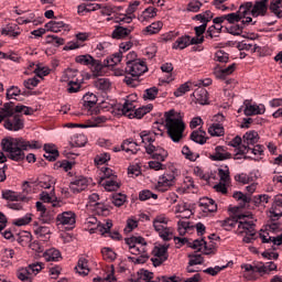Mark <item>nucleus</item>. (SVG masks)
<instances>
[{
  "instance_id": "obj_1",
  "label": "nucleus",
  "mask_w": 282,
  "mask_h": 282,
  "mask_svg": "<svg viewBox=\"0 0 282 282\" xmlns=\"http://www.w3.org/2000/svg\"><path fill=\"white\" fill-rule=\"evenodd\" d=\"M43 144L36 140H26L24 138H4L1 141L2 151L8 154L9 160L13 162H23L25 160V152L33 151V149H41Z\"/></svg>"
},
{
  "instance_id": "obj_2",
  "label": "nucleus",
  "mask_w": 282,
  "mask_h": 282,
  "mask_svg": "<svg viewBox=\"0 0 282 282\" xmlns=\"http://www.w3.org/2000/svg\"><path fill=\"white\" fill-rule=\"evenodd\" d=\"M265 12H268V0L256 2H246L241 4L238 12L225 14L226 21L228 23H239L241 19H248V14L253 17H265Z\"/></svg>"
},
{
  "instance_id": "obj_3",
  "label": "nucleus",
  "mask_w": 282,
  "mask_h": 282,
  "mask_svg": "<svg viewBox=\"0 0 282 282\" xmlns=\"http://www.w3.org/2000/svg\"><path fill=\"white\" fill-rule=\"evenodd\" d=\"M165 127L169 138L172 142L180 143L184 140V131L186 124L182 119L175 117V110H170L165 112Z\"/></svg>"
},
{
  "instance_id": "obj_4",
  "label": "nucleus",
  "mask_w": 282,
  "mask_h": 282,
  "mask_svg": "<svg viewBox=\"0 0 282 282\" xmlns=\"http://www.w3.org/2000/svg\"><path fill=\"white\" fill-rule=\"evenodd\" d=\"M149 72V67L147 66V62L139 59L138 62L128 63L126 66V74H129V76H126L123 79V83L128 85V87H138L140 85V76L142 74H147Z\"/></svg>"
},
{
  "instance_id": "obj_5",
  "label": "nucleus",
  "mask_w": 282,
  "mask_h": 282,
  "mask_svg": "<svg viewBox=\"0 0 282 282\" xmlns=\"http://www.w3.org/2000/svg\"><path fill=\"white\" fill-rule=\"evenodd\" d=\"M257 142H259V133L254 130H250L243 134L242 139L239 135H236L228 142V147H240L241 153H250V147H254Z\"/></svg>"
},
{
  "instance_id": "obj_6",
  "label": "nucleus",
  "mask_w": 282,
  "mask_h": 282,
  "mask_svg": "<svg viewBox=\"0 0 282 282\" xmlns=\"http://www.w3.org/2000/svg\"><path fill=\"white\" fill-rule=\"evenodd\" d=\"M133 17L131 15H121L119 17L117 25H115V30L111 33L112 39L121 40V39H132L131 32L135 30V26L129 24L132 23Z\"/></svg>"
},
{
  "instance_id": "obj_7",
  "label": "nucleus",
  "mask_w": 282,
  "mask_h": 282,
  "mask_svg": "<svg viewBox=\"0 0 282 282\" xmlns=\"http://www.w3.org/2000/svg\"><path fill=\"white\" fill-rule=\"evenodd\" d=\"M152 110H153L152 105L143 106L135 109V105H133V101H129V100H126L120 108L122 116H126L130 120H133V118H137L138 120H140L144 118L147 113H150Z\"/></svg>"
},
{
  "instance_id": "obj_8",
  "label": "nucleus",
  "mask_w": 282,
  "mask_h": 282,
  "mask_svg": "<svg viewBox=\"0 0 282 282\" xmlns=\"http://www.w3.org/2000/svg\"><path fill=\"white\" fill-rule=\"evenodd\" d=\"M153 279V272H150L149 270L141 269L138 272V278L134 280V282H180L182 279L177 275L166 276V275H160L156 276L154 281Z\"/></svg>"
},
{
  "instance_id": "obj_9",
  "label": "nucleus",
  "mask_w": 282,
  "mask_h": 282,
  "mask_svg": "<svg viewBox=\"0 0 282 282\" xmlns=\"http://www.w3.org/2000/svg\"><path fill=\"white\" fill-rule=\"evenodd\" d=\"M256 228L257 225L252 220L241 221L236 230V235H246L242 241L245 243H252V239L257 236Z\"/></svg>"
},
{
  "instance_id": "obj_10",
  "label": "nucleus",
  "mask_w": 282,
  "mask_h": 282,
  "mask_svg": "<svg viewBox=\"0 0 282 282\" xmlns=\"http://www.w3.org/2000/svg\"><path fill=\"white\" fill-rule=\"evenodd\" d=\"M104 177L101 178V186L108 192L118 191L120 183H118V176L113 174V170L109 167L101 169Z\"/></svg>"
},
{
  "instance_id": "obj_11",
  "label": "nucleus",
  "mask_w": 282,
  "mask_h": 282,
  "mask_svg": "<svg viewBox=\"0 0 282 282\" xmlns=\"http://www.w3.org/2000/svg\"><path fill=\"white\" fill-rule=\"evenodd\" d=\"M43 270V264L41 263H33L26 268L19 269L17 271V276L22 282H32L34 281V276Z\"/></svg>"
},
{
  "instance_id": "obj_12",
  "label": "nucleus",
  "mask_w": 282,
  "mask_h": 282,
  "mask_svg": "<svg viewBox=\"0 0 282 282\" xmlns=\"http://www.w3.org/2000/svg\"><path fill=\"white\" fill-rule=\"evenodd\" d=\"M4 129H8V131H21L24 124L23 116L20 113H13L11 116L4 117Z\"/></svg>"
},
{
  "instance_id": "obj_13",
  "label": "nucleus",
  "mask_w": 282,
  "mask_h": 282,
  "mask_svg": "<svg viewBox=\"0 0 282 282\" xmlns=\"http://www.w3.org/2000/svg\"><path fill=\"white\" fill-rule=\"evenodd\" d=\"M174 185H175V172H167L159 177L155 188L160 193H166V191H169V188Z\"/></svg>"
},
{
  "instance_id": "obj_14",
  "label": "nucleus",
  "mask_w": 282,
  "mask_h": 282,
  "mask_svg": "<svg viewBox=\"0 0 282 282\" xmlns=\"http://www.w3.org/2000/svg\"><path fill=\"white\" fill-rule=\"evenodd\" d=\"M174 185H175V172H167L159 177L155 188L160 193H166V191H169V188Z\"/></svg>"
},
{
  "instance_id": "obj_15",
  "label": "nucleus",
  "mask_w": 282,
  "mask_h": 282,
  "mask_svg": "<svg viewBox=\"0 0 282 282\" xmlns=\"http://www.w3.org/2000/svg\"><path fill=\"white\" fill-rule=\"evenodd\" d=\"M88 186H89V178L83 175H79V176L73 177V180L70 181L69 191L75 195H78V193H83V191H86Z\"/></svg>"
},
{
  "instance_id": "obj_16",
  "label": "nucleus",
  "mask_w": 282,
  "mask_h": 282,
  "mask_svg": "<svg viewBox=\"0 0 282 282\" xmlns=\"http://www.w3.org/2000/svg\"><path fill=\"white\" fill-rule=\"evenodd\" d=\"M188 243L189 248H193V250H197L198 252H203V254H215V245H208L204 239H196Z\"/></svg>"
},
{
  "instance_id": "obj_17",
  "label": "nucleus",
  "mask_w": 282,
  "mask_h": 282,
  "mask_svg": "<svg viewBox=\"0 0 282 282\" xmlns=\"http://www.w3.org/2000/svg\"><path fill=\"white\" fill-rule=\"evenodd\" d=\"M88 200L90 206H95V210L97 214L102 217H107L109 215V205H105L104 203H98L100 200V196L96 193H93L88 196Z\"/></svg>"
},
{
  "instance_id": "obj_18",
  "label": "nucleus",
  "mask_w": 282,
  "mask_h": 282,
  "mask_svg": "<svg viewBox=\"0 0 282 282\" xmlns=\"http://www.w3.org/2000/svg\"><path fill=\"white\" fill-rule=\"evenodd\" d=\"M232 154L228 152V148L224 145H217L214 150V153L209 154V160L212 162H224L226 160H230Z\"/></svg>"
},
{
  "instance_id": "obj_19",
  "label": "nucleus",
  "mask_w": 282,
  "mask_h": 282,
  "mask_svg": "<svg viewBox=\"0 0 282 282\" xmlns=\"http://www.w3.org/2000/svg\"><path fill=\"white\" fill-rule=\"evenodd\" d=\"M145 151L148 155H152V159L158 160L159 162H164L166 158H169V152H166L162 147L149 144L145 147Z\"/></svg>"
},
{
  "instance_id": "obj_20",
  "label": "nucleus",
  "mask_w": 282,
  "mask_h": 282,
  "mask_svg": "<svg viewBox=\"0 0 282 282\" xmlns=\"http://www.w3.org/2000/svg\"><path fill=\"white\" fill-rule=\"evenodd\" d=\"M76 63H79V65H90L97 74L102 69V64L100 61L94 58V56L86 54V55H79L75 58Z\"/></svg>"
},
{
  "instance_id": "obj_21",
  "label": "nucleus",
  "mask_w": 282,
  "mask_h": 282,
  "mask_svg": "<svg viewBox=\"0 0 282 282\" xmlns=\"http://www.w3.org/2000/svg\"><path fill=\"white\" fill-rule=\"evenodd\" d=\"M57 225L67 226L66 228H74L76 225V214L73 212H64L56 217Z\"/></svg>"
},
{
  "instance_id": "obj_22",
  "label": "nucleus",
  "mask_w": 282,
  "mask_h": 282,
  "mask_svg": "<svg viewBox=\"0 0 282 282\" xmlns=\"http://www.w3.org/2000/svg\"><path fill=\"white\" fill-rule=\"evenodd\" d=\"M270 217L273 221L282 217V194L274 196L272 206L269 210Z\"/></svg>"
},
{
  "instance_id": "obj_23",
  "label": "nucleus",
  "mask_w": 282,
  "mask_h": 282,
  "mask_svg": "<svg viewBox=\"0 0 282 282\" xmlns=\"http://www.w3.org/2000/svg\"><path fill=\"white\" fill-rule=\"evenodd\" d=\"M256 25L257 21H252V18H246V20H241L240 24H232L230 28H228V33L232 34L234 36H241L243 33V28L248 25Z\"/></svg>"
},
{
  "instance_id": "obj_24",
  "label": "nucleus",
  "mask_w": 282,
  "mask_h": 282,
  "mask_svg": "<svg viewBox=\"0 0 282 282\" xmlns=\"http://www.w3.org/2000/svg\"><path fill=\"white\" fill-rule=\"evenodd\" d=\"M241 221H248V220H246V215H236L231 218H227L225 220H221L220 226L225 230H232V228H236V226L239 227V224H241Z\"/></svg>"
},
{
  "instance_id": "obj_25",
  "label": "nucleus",
  "mask_w": 282,
  "mask_h": 282,
  "mask_svg": "<svg viewBox=\"0 0 282 282\" xmlns=\"http://www.w3.org/2000/svg\"><path fill=\"white\" fill-rule=\"evenodd\" d=\"M4 105H9V109L11 113L9 116H14V113H24V116H33L34 115V109L32 107L23 106V105H18L15 106L14 102H6Z\"/></svg>"
},
{
  "instance_id": "obj_26",
  "label": "nucleus",
  "mask_w": 282,
  "mask_h": 282,
  "mask_svg": "<svg viewBox=\"0 0 282 282\" xmlns=\"http://www.w3.org/2000/svg\"><path fill=\"white\" fill-rule=\"evenodd\" d=\"M235 69H237V64H231L226 68L216 67L214 69V74L216 78H219L220 80H226V77L230 76V74H232Z\"/></svg>"
},
{
  "instance_id": "obj_27",
  "label": "nucleus",
  "mask_w": 282,
  "mask_h": 282,
  "mask_svg": "<svg viewBox=\"0 0 282 282\" xmlns=\"http://www.w3.org/2000/svg\"><path fill=\"white\" fill-rule=\"evenodd\" d=\"M159 131L160 132H151V131L143 130L139 134V138L143 144H147V142H149V144H153V142H155L156 135H164V132H162V130H159Z\"/></svg>"
},
{
  "instance_id": "obj_28",
  "label": "nucleus",
  "mask_w": 282,
  "mask_h": 282,
  "mask_svg": "<svg viewBox=\"0 0 282 282\" xmlns=\"http://www.w3.org/2000/svg\"><path fill=\"white\" fill-rule=\"evenodd\" d=\"M257 270L259 274L263 276V274H270V272H274L276 270V264L272 261L270 262H257Z\"/></svg>"
},
{
  "instance_id": "obj_29",
  "label": "nucleus",
  "mask_w": 282,
  "mask_h": 282,
  "mask_svg": "<svg viewBox=\"0 0 282 282\" xmlns=\"http://www.w3.org/2000/svg\"><path fill=\"white\" fill-rule=\"evenodd\" d=\"M232 197L238 202L239 208H246V206L252 202L250 195L243 194L242 192H235Z\"/></svg>"
},
{
  "instance_id": "obj_30",
  "label": "nucleus",
  "mask_w": 282,
  "mask_h": 282,
  "mask_svg": "<svg viewBox=\"0 0 282 282\" xmlns=\"http://www.w3.org/2000/svg\"><path fill=\"white\" fill-rule=\"evenodd\" d=\"M34 234L37 235L42 239H50V236L52 235V231L50 230V227L47 226H41L39 223H35L33 225Z\"/></svg>"
},
{
  "instance_id": "obj_31",
  "label": "nucleus",
  "mask_w": 282,
  "mask_h": 282,
  "mask_svg": "<svg viewBox=\"0 0 282 282\" xmlns=\"http://www.w3.org/2000/svg\"><path fill=\"white\" fill-rule=\"evenodd\" d=\"M193 96L198 105H208V90L198 88L193 93Z\"/></svg>"
},
{
  "instance_id": "obj_32",
  "label": "nucleus",
  "mask_w": 282,
  "mask_h": 282,
  "mask_svg": "<svg viewBox=\"0 0 282 282\" xmlns=\"http://www.w3.org/2000/svg\"><path fill=\"white\" fill-rule=\"evenodd\" d=\"M97 102H98V97L93 93H86L83 96V106L86 109H94Z\"/></svg>"
},
{
  "instance_id": "obj_33",
  "label": "nucleus",
  "mask_w": 282,
  "mask_h": 282,
  "mask_svg": "<svg viewBox=\"0 0 282 282\" xmlns=\"http://www.w3.org/2000/svg\"><path fill=\"white\" fill-rule=\"evenodd\" d=\"M189 139L196 144H206V131L199 129L191 133Z\"/></svg>"
},
{
  "instance_id": "obj_34",
  "label": "nucleus",
  "mask_w": 282,
  "mask_h": 282,
  "mask_svg": "<svg viewBox=\"0 0 282 282\" xmlns=\"http://www.w3.org/2000/svg\"><path fill=\"white\" fill-rule=\"evenodd\" d=\"M262 243H272L271 248L276 250V246H282V234L276 237L261 236Z\"/></svg>"
},
{
  "instance_id": "obj_35",
  "label": "nucleus",
  "mask_w": 282,
  "mask_h": 282,
  "mask_svg": "<svg viewBox=\"0 0 282 282\" xmlns=\"http://www.w3.org/2000/svg\"><path fill=\"white\" fill-rule=\"evenodd\" d=\"M94 85L96 89L104 91L105 94L111 89V82L107 78H98L95 80Z\"/></svg>"
},
{
  "instance_id": "obj_36",
  "label": "nucleus",
  "mask_w": 282,
  "mask_h": 282,
  "mask_svg": "<svg viewBox=\"0 0 282 282\" xmlns=\"http://www.w3.org/2000/svg\"><path fill=\"white\" fill-rule=\"evenodd\" d=\"M188 45H191V35H183L175 41L173 50H186Z\"/></svg>"
},
{
  "instance_id": "obj_37",
  "label": "nucleus",
  "mask_w": 282,
  "mask_h": 282,
  "mask_svg": "<svg viewBox=\"0 0 282 282\" xmlns=\"http://www.w3.org/2000/svg\"><path fill=\"white\" fill-rule=\"evenodd\" d=\"M75 270L76 272H78V274L87 276V274H89V264L87 262V259L80 258L77 262V265L75 267Z\"/></svg>"
},
{
  "instance_id": "obj_38",
  "label": "nucleus",
  "mask_w": 282,
  "mask_h": 282,
  "mask_svg": "<svg viewBox=\"0 0 282 282\" xmlns=\"http://www.w3.org/2000/svg\"><path fill=\"white\" fill-rule=\"evenodd\" d=\"M17 96H28V91H21V88L18 86H11L10 88L7 89V99L8 100H17Z\"/></svg>"
},
{
  "instance_id": "obj_39",
  "label": "nucleus",
  "mask_w": 282,
  "mask_h": 282,
  "mask_svg": "<svg viewBox=\"0 0 282 282\" xmlns=\"http://www.w3.org/2000/svg\"><path fill=\"white\" fill-rule=\"evenodd\" d=\"M19 26L17 24H8L6 28L1 30V34L4 36H12L13 39H17L21 32L17 31Z\"/></svg>"
},
{
  "instance_id": "obj_40",
  "label": "nucleus",
  "mask_w": 282,
  "mask_h": 282,
  "mask_svg": "<svg viewBox=\"0 0 282 282\" xmlns=\"http://www.w3.org/2000/svg\"><path fill=\"white\" fill-rule=\"evenodd\" d=\"M45 28L50 32L58 33V32H61V30H63V28H65V22L53 20V21H50L48 23H46Z\"/></svg>"
},
{
  "instance_id": "obj_41",
  "label": "nucleus",
  "mask_w": 282,
  "mask_h": 282,
  "mask_svg": "<svg viewBox=\"0 0 282 282\" xmlns=\"http://www.w3.org/2000/svg\"><path fill=\"white\" fill-rule=\"evenodd\" d=\"M44 259L45 261H58L61 259V251L56 248L47 249L44 252Z\"/></svg>"
},
{
  "instance_id": "obj_42",
  "label": "nucleus",
  "mask_w": 282,
  "mask_h": 282,
  "mask_svg": "<svg viewBox=\"0 0 282 282\" xmlns=\"http://www.w3.org/2000/svg\"><path fill=\"white\" fill-rule=\"evenodd\" d=\"M270 10L278 17V19H282V0H271L270 1Z\"/></svg>"
},
{
  "instance_id": "obj_43",
  "label": "nucleus",
  "mask_w": 282,
  "mask_h": 282,
  "mask_svg": "<svg viewBox=\"0 0 282 282\" xmlns=\"http://www.w3.org/2000/svg\"><path fill=\"white\" fill-rule=\"evenodd\" d=\"M154 257H159L160 259H164L166 257V260L169 259V245H162L159 247H154L153 249Z\"/></svg>"
},
{
  "instance_id": "obj_44",
  "label": "nucleus",
  "mask_w": 282,
  "mask_h": 282,
  "mask_svg": "<svg viewBox=\"0 0 282 282\" xmlns=\"http://www.w3.org/2000/svg\"><path fill=\"white\" fill-rule=\"evenodd\" d=\"M72 147H85L87 144V137L85 134H74L70 141Z\"/></svg>"
},
{
  "instance_id": "obj_45",
  "label": "nucleus",
  "mask_w": 282,
  "mask_h": 282,
  "mask_svg": "<svg viewBox=\"0 0 282 282\" xmlns=\"http://www.w3.org/2000/svg\"><path fill=\"white\" fill-rule=\"evenodd\" d=\"M132 147H138V139H135V142L129 139L124 140L121 144V150L126 151V153H133V154L138 153V150L134 151Z\"/></svg>"
},
{
  "instance_id": "obj_46",
  "label": "nucleus",
  "mask_w": 282,
  "mask_h": 282,
  "mask_svg": "<svg viewBox=\"0 0 282 282\" xmlns=\"http://www.w3.org/2000/svg\"><path fill=\"white\" fill-rule=\"evenodd\" d=\"M208 133H210L213 137L220 138L221 135H224V126H221L220 123H213L208 128Z\"/></svg>"
},
{
  "instance_id": "obj_47",
  "label": "nucleus",
  "mask_w": 282,
  "mask_h": 282,
  "mask_svg": "<svg viewBox=\"0 0 282 282\" xmlns=\"http://www.w3.org/2000/svg\"><path fill=\"white\" fill-rule=\"evenodd\" d=\"M126 243H127V246L139 245V246H141V248H147V240H144L143 237L132 236L130 238H126Z\"/></svg>"
},
{
  "instance_id": "obj_48",
  "label": "nucleus",
  "mask_w": 282,
  "mask_h": 282,
  "mask_svg": "<svg viewBox=\"0 0 282 282\" xmlns=\"http://www.w3.org/2000/svg\"><path fill=\"white\" fill-rule=\"evenodd\" d=\"M162 26H163L162 22H160V21L153 22L149 26L145 28L144 32L148 35L158 34L160 32V30H162Z\"/></svg>"
},
{
  "instance_id": "obj_49",
  "label": "nucleus",
  "mask_w": 282,
  "mask_h": 282,
  "mask_svg": "<svg viewBox=\"0 0 282 282\" xmlns=\"http://www.w3.org/2000/svg\"><path fill=\"white\" fill-rule=\"evenodd\" d=\"M218 175L220 177V182L224 184L230 183V170L228 169V165H225L224 167L218 170Z\"/></svg>"
},
{
  "instance_id": "obj_50",
  "label": "nucleus",
  "mask_w": 282,
  "mask_h": 282,
  "mask_svg": "<svg viewBox=\"0 0 282 282\" xmlns=\"http://www.w3.org/2000/svg\"><path fill=\"white\" fill-rule=\"evenodd\" d=\"M2 199H7L8 202H20L21 196L17 194V192H12L10 189L2 191Z\"/></svg>"
},
{
  "instance_id": "obj_51",
  "label": "nucleus",
  "mask_w": 282,
  "mask_h": 282,
  "mask_svg": "<svg viewBox=\"0 0 282 282\" xmlns=\"http://www.w3.org/2000/svg\"><path fill=\"white\" fill-rule=\"evenodd\" d=\"M101 254L105 261H116V257H117L116 251L109 247L102 248Z\"/></svg>"
},
{
  "instance_id": "obj_52",
  "label": "nucleus",
  "mask_w": 282,
  "mask_h": 282,
  "mask_svg": "<svg viewBox=\"0 0 282 282\" xmlns=\"http://www.w3.org/2000/svg\"><path fill=\"white\" fill-rule=\"evenodd\" d=\"M54 212L46 209L44 213L40 214V221L42 224H52L54 221Z\"/></svg>"
},
{
  "instance_id": "obj_53",
  "label": "nucleus",
  "mask_w": 282,
  "mask_h": 282,
  "mask_svg": "<svg viewBox=\"0 0 282 282\" xmlns=\"http://www.w3.org/2000/svg\"><path fill=\"white\" fill-rule=\"evenodd\" d=\"M176 213H188V215H183L184 219H188L191 215H193V212H191V205L187 203H181L176 206Z\"/></svg>"
},
{
  "instance_id": "obj_54",
  "label": "nucleus",
  "mask_w": 282,
  "mask_h": 282,
  "mask_svg": "<svg viewBox=\"0 0 282 282\" xmlns=\"http://www.w3.org/2000/svg\"><path fill=\"white\" fill-rule=\"evenodd\" d=\"M113 226V223L111 220H108L107 223H98L97 225V232H100V235H107L111 230Z\"/></svg>"
},
{
  "instance_id": "obj_55",
  "label": "nucleus",
  "mask_w": 282,
  "mask_h": 282,
  "mask_svg": "<svg viewBox=\"0 0 282 282\" xmlns=\"http://www.w3.org/2000/svg\"><path fill=\"white\" fill-rule=\"evenodd\" d=\"M235 181L238 182L239 184H252V182H254L252 176H250L246 173L236 174Z\"/></svg>"
},
{
  "instance_id": "obj_56",
  "label": "nucleus",
  "mask_w": 282,
  "mask_h": 282,
  "mask_svg": "<svg viewBox=\"0 0 282 282\" xmlns=\"http://www.w3.org/2000/svg\"><path fill=\"white\" fill-rule=\"evenodd\" d=\"M124 202H127V195L122 193H117L112 195V204L118 208H120V206H123Z\"/></svg>"
},
{
  "instance_id": "obj_57",
  "label": "nucleus",
  "mask_w": 282,
  "mask_h": 282,
  "mask_svg": "<svg viewBox=\"0 0 282 282\" xmlns=\"http://www.w3.org/2000/svg\"><path fill=\"white\" fill-rule=\"evenodd\" d=\"M192 84L189 82H186L185 84L181 85L175 91L174 96L176 98H180L184 96V94H187V91H191Z\"/></svg>"
},
{
  "instance_id": "obj_58",
  "label": "nucleus",
  "mask_w": 282,
  "mask_h": 282,
  "mask_svg": "<svg viewBox=\"0 0 282 282\" xmlns=\"http://www.w3.org/2000/svg\"><path fill=\"white\" fill-rule=\"evenodd\" d=\"M109 160H111V154L104 152L95 156V164H97V166H101L106 162H109Z\"/></svg>"
},
{
  "instance_id": "obj_59",
  "label": "nucleus",
  "mask_w": 282,
  "mask_h": 282,
  "mask_svg": "<svg viewBox=\"0 0 282 282\" xmlns=\"http://www.w3.org/2000/svg\"><path fill=\"white\" fill-rule=\"evenodd\" d=\"M78 76V70L74 68H67L62 75V82L67 83V80H72V78H76Z\"/></svg>"
},
{
  "instance_id": "obj_60",
  "label": "nucleus",
  "mask_w": 282,
  "mask_h": 282,
  "mask_svg": "<svg viewBox=\"0 0 282 282\" xmlns=\"http://www.w3.org/2000/svg\"><path fill=\"white\" fill-rule=\"evenodd\" d=\"M158 199V194H153V192L149 189H143L139 193L140 202H147V199Z\"/></svg>"
},
{
  "instance_id": "obj_61",
  "label": "nucleus",
  "mask_w": 282,
  "mask_h": 282,
  "mask_svg": "<svg viewBox=\"0 0 282 282\" xmlns=\"http://www.w3.org/2000/svg\"><path fill=\"white\" fill-rule=\"evenodd\" d=\"M220 31H217V26L212 25L207 29L205 39H215V41H218Z\"/></svg>"
},
{
  "instance_id": "obj_62",
  "label": "nucleus",
  "mask_w": 282,
  "mask_h": 282,
  "mask_svg": "<svg viewBox=\"0 0 282 282\" xmlns=\"http://www.w3.org/2000/svg\"><path fill=\"white\" fill-rule=\"evenodd\" d=\"M39 83H41V79L33 77V78H29L23 82V85L25 87V89H34V87H39Z\"/></svg>"
},
{
  "instance_id": "obj_63",
  "label": "nucleus",
  "mask_w": 282,
  "mask_h": 282,
  "mask_svg": "<svg viewBox=\"0 0 282 282\" xmlns=\"http://www.w3.org/2000/svg\"><path fill=\"white\" fill-rule=\"evenodd\" d=\"M94 282H118V279H116V275H113V267H111L110 273H108L105 279L95 278Z\"/></svg>"
},
{
  "instance_id": "obj_64",
  "label": "nucleus",
  "mask_w": 282,
  "mask_h": 282,
  "mask_svg": "<svg viewBox=\"0 0 282 282\" xmlns=\"http://www.w3.org/2000/svg\"><path fill=\"white\" fill-rule=\"evenodd\" d=\"M122 62V53L119 51L113 53L112 56L108 59V65L113 67V65H118V63Z\"/></svg>"
}]
</instances>
